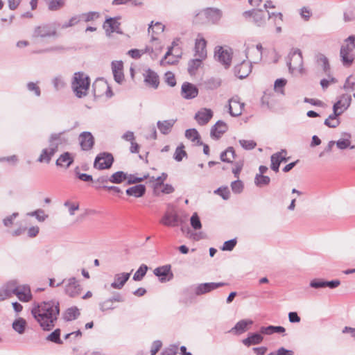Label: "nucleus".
Masks as SVG:
<instances>
[{
  "label": "nucleus",
  "instance_id": "f257e3e1",
  "mask_svg": "<svg viewBox=\"0 0 355 355\" xmlns=\"http://www.w3.org/2000/svg\"><path fill=\"white\" fill-rule=\"evenodd\" d=\"M31 313L44 330H50L55 326L60 313L59 302L51 300L35 304Z\"/></svg>",
  "mask_w": 355,
  "mask_h": 355
},
{
  "label": "nucleus",
  "instance_id": "f03ea898",
  "mask_svg": "<svg viewBox=\"0 0 355 355\" xmlns=\"http://www.w3.org/2000/svg\"><path fill=\"white\" fill-rule=\"evenodd\" d=\"M64 132L58 133H52L48 140L49 147L44 148L38 159L37 162L40 163L49 164L52 157L58 152L60 145L65 144L67 139L63 137Z\"/></svg>",
  "mask_w": 355,
  "mask_h": 355
},
{
  "label": "nucleus",
  "instance_id": "7ed1b4c3",
  "mask_svg": "<svg viewBox=\"0 0 355 355\" xmlns=\"http://www.w3.org/2000/svg\"><path fill=\"white\" fill-rule=\"evenodd\" d=\"M355 35H352L346 38L341 46L340 55L345 66H350L354 60Z\"/></svg>",
  "mask_w": 355,
  "mask_h": 355
},
{
  "label": "nucleus",
  "instance_id": "20e7f679",
  "mask_svg": "<svg viewBox=\"0 0 355 355\" xmlns=\"http://www.w3.org/2000/svg\"><path fill=\"white\" fill-rule=\"evenodd\" d=\"M90 85L89 77L82 72L75 73L72 81V89L78 98L86 96Z\"/></svg>",
  "mask_w": 355,
  "mask_h": 355
},
{
  "label": "nucleus",
  "instance_id": "39448f33",
  "mask_svg": "<svg viewBox=\"0 0 355 355\" xmlns=\"http://www.w3.org/2000/svg\"><path fill=\"white\" fill-rule=\"evenodd\" d=\"M243 15L246 19L252 17L253 22L258 26H263L266 23V19L275 17L278 18L280 21H282L283 18V15L281 12L270 13L268 12V16L266 17L264 11L261 9H252L251 10L245 11Z\"/></svg>",
  "mask_w": 355,
  "mask_h": 355
},
{
  "label": "nucleus",
  "instance_id": "423d86ee",
  "mask_svg": "<svg viewBox=\"0 0 355 355\" xmlns=\"http://www.w3.org/2000/svg\"><path fill=\"white\" fill-rule=\"evenodd\" d=\"M287 65L289 71L293 75L303 73V58L300 49H294L290 52L288 56Z\"/></svg>",
  "mask_w": 355,
  "mask_h": 355
},
{
  "label": "nucleus",
  "instance_id": "0eeeda50",
  "mask_svg": "<svg viewBox=\"0 0 355 355\" xmlns=\"http://www.w3.org/2000/svg\"><path fill=\"white\" fill-rule=\"evenodd\" d=\"M164 30V26L162 25L160 22H156L153 24V21H151L150 24L148 27V33H151V40L150 42L152 43V46L155 48V51L160 52L162 50V46L158 42V40L155 37V35L159 34L162 33Z\"/></svg>",
  "mask_w": 355,
  "mask_h": 355
},
{
  "label": "nucleus",
  "instance_id": "6e6552de",
  "mask_svg": "<svg viewBox=\"0 0 355 355\" xmlns=\"http://www.w3.org/2000/svg\"><path fill=\"white\" fill-rule=\"evenodd\" d=\"M114 162V157L111 153H102L98 155L94 160V166L99 170L110 168Z\"/></svg>",
  "mask_w": 355,
  "mask_h": 355
},
{
  "label": "nucleus",
  "instance_id": "1a4fd4ad",
  "mask_svg": "<svg viewBox=\"0 0 355 355\" xmlns=\"http://www.w3.org/2000/svg\"><path fill=\"white\" fill-rule=\"evenodd\" d=\"M225 285H227V284L224 282L202 283L193 287V292L196 295H202Z\"/></svg>",
  "mask_w": 355,
  "mask_h": 355
},
{
  "label": "nucleus",
  "instance_id": "9d476101",
  "mask_svg": "<svg viewBox=\"0 0 355 355\" xmlns=\"http://www.w3.org/2000/svg\"><path fill=\"white\" fill-rule=\"evenodd\" d=\"M199 16H205L207 23L217 24L222 17V12L218 8H207L199 11Z\"/></svg>",
  "mask_w": 355,
  "mask_h": 355
},
{
  "label": "nucleus",
  "instance_id": "9b49d317",
  "mask_svg": "<svg viewBox=\"0 0 355 355\" xmlns=\"http://www.w3.org/2000/svg\"><path fill=\"white\" fill-rule=\"evenodd\" d=\"M120 17H110L105 19L103 27L107 36H110L112 33H121L122 31L120 28Z\"/></svg>",
  "mask_w": 355,
  "mask_h": 355
},
{
  "label": "nucleus",
  "instance_id": "f8f14e48",
  "mask_svg": "<svg viewBox=\"0 0 355 355\" xmlns=\"http://www.w3.org/2000/svg\"><path fill=\"white\" fill-rule=\"evenodd\" d=\"M55 35L56 30L54 27L50 25L44 24L35 28L33 33V37L44 38L55 36Z\"/></svg>",
  "mask_w": 355,
  "mask_h": 355
},
{
  "label": "nucleus",
  "instance_id": "ddd939ff",
  "mask_svg": "<svg viewBox=\"0 0 355 355\" xmlns=\"http://www.w3.org/2000/svg\"><path fill=\"white\" fill-rule=\"evenodd\" d=\"M245 104L241 102L239 96H234L229 100V112L232 116L241 115Z\"/></svg>",
  "mask_w": 355,
  "mask_h": 355
},
{
  "label": "nucleus",
  "instance_id": "4468645a",
  "mask_svg": "<svg viewBox=\"0 0 355 355\" xmlns=\"http://www.w3.org/2000/svg\"><path fill=\"white\" fill-rule=\"evenodd\" d=\"M288 159L289 157H287V151L286 150H282L279 152L274 153L270 157V167L272 170L278 172L280 164L284 162H287Z\"/></svg>",
  "mask_w": 355,
  "mask_h": 355
},
{
  "label": "nucleus",
  "instance_id": "2eb2a0df",
  "mask_svg": "<svg viewBox=\"0 0 355 355\" xmlns=\"http://www.w3.org/2000/svg\"><path fill=\"white\" fill-rule=\"evenodd\" d=\"M352 101V97L349 94H343L340 99L334 103L333 111L342 114L349 107Z\"/></svg>",
  "mask_w": 355,
  "mask_h": 355
},
{
  "label": "nucleus",
  "instance_id": "dca6fc26",
  "mask_svg": "<svg viewBox=\"0 0 355 355\" xmlns=\"http://www.w3.org/2000/svg\"><path fill=\"white\" fill-rule=\"evenodd\" d=\"M252 58L250 61L243 60L239 64L234 68L236 75L241 79L246 78L252 71Z\"/></svg>",
  "mask_w": 355,
  "mask_h": 355
},
{
  "label": "nucleus",
  "instance_id": "f3484780",
  "mask_svg": "<svg viewBox=\"0 0 355 355\" xmlns=\"http://www.w3.org/2000/svg\"><path fill=\"white\" fill-rule=\"evenodd\" d=\"M340 284V281L334 279L325 281L322 279H314L310 282V286L314 288H323L329 287L331 289L337 288Z\"/></svg>",
  "mask_w": 355,
  "mask_h": 355
},
{
  "label": "nucleus",
  "instance_id": "a211bd4d",
  "mask_svg": "<svg viewBox=\"0 0 355 355\" xmlns=\"http://www.w3.org/2000/svg\"><path fill=\"white\" fill-rule=\"evenodd\" d=\"M181 94L185 99H192L198 96V89L193 84L185 82L182 85Z\"/></svg>",
  "mask_w": 355,
  "mask_h": 355
},
{
  "label": "nucleus",
  "instance_id": "6ab92c4d",
  "mask_svg": "<svg viewBox=\"0 0 355 355\" xmlns=\"http://www.w3.org/2000/svg\"><path fill=\"white\" fill-rule=\"evenodd\" d=\"M215 58L223 64L225 67H230L232 60V52L230 49H224L220 47L215 53Z\"/></svg>",
  "mask_w": 355,
  "mask_h": 355
},
{
  "label": "nucleus",
  "instance_id": "aec40b11",
  "mask_svg": "<svg viewBox=\"0 0 355 355\" xmlns=\"http://www.w3.org/2000/svg\"><path fill=\"white\" fill-rule=\"evenodd\" d=\"M18 284L16 281L8 282L0 290V300H4L15 295L17 288Z\"/></svg>",
  "mask_w": 355,
  "mask_h": 355
},
{
  "label": "nucleus",
  "instance_id": "412c9836",
  "mask_svg": "<svg viewBox=\"0 0 355 355\" xmlns=\"http://www.w3.org/2000/svg\"><path fill=\"white\" fill-rule=\"evenodd\" d=\"M79 142L83 150H89L93 148L94 139L89 132H83L79 136Z\"/></svg>",
  "mask_w": 355,
  "mask_h": 355
},
{
  "label": "nucleus",
  "instance_id": "4be33fe9",
  "mask_svg": "<svg viewBox=\"0 0 355 355\" xmlns=\"http://www.w3.org/2000/svg\"><path fill=\"white\" fill-rule=\"evenodd\" d=\"M144 82L146 84L153 88L157 89L159 84V76L156 72L151 70L150 69H147L144 73Z\"/></svg>",
  "mask_w": 355,
  "mask_h": 355
},
{
  "label": "nucleus",
  "instance_id": "5701e85b",
  "mask_svg": "<svg viewBox=\"0 0 355 355\" xmlns=\"http://www.w3.org/2000/svg\"><path fill=\"white\" fill-rule=\"evenodd\" d=\"M213 116V112L208 108L200 109L195 115V119L199 125L207 124Z\"/></svg>",
  "mask_w": 355,
  "mask_h": 355
},
{
  "label": "nucleus",
  "instance_id": "b1692460",
  "mask_svg": "<svg viewBox=\"0 0 355 355\" xmlns=\"http://www.w3.org/2000/svg\"><path fill=\"white\" fill-rule=\"evenodd\" d=\"M160 223L167 227H175L179 223L178 215L172 211H166L162 218Z\"/></svg>",
  "mask_w": 355,
  "mask_h": 355
},
{
  "label": "nucleus",
  "instance_id": "393cba45",
  "mask_svg": "<svg viewBox=\"0 0 355 355\" xmlns=\"http://www.w3.org/2000/svg\"><path fill=\"white\" fill-rule=\"evenodd\" d=\"M206 40L198 35L195 42V56L205 59L207 57Z\"/></svg>",
  "mask_w": 355,
  "mask_h": 355
},
{
  "label": "nucleus",
  "instance_id": "a878e982",
  "mask_svg": "<svg viewBox=\"0 0 355 355\" xmlns=\"http://www.w3.org/2000/svg\"><path fill=\"white\" fill-rule=\"evenodd\" d=\"M123 68V64L121 61H113L112 62V70L114 80L119 84H121L124 80Z\"/></svg>",
  "mask_w": 355,
  "mask_h": 355
},
{
  "label": "nucleus",
  "instance_id": "bb28decb",
  "mask_svg": "<svg viewBox=\"0 0 355 355\" xmlns=\"http://www.w3.org/2000/svg\"><path fill=\"white\" fill-rule=\"evenodd\" d=\"M144 53H148L153 59H155L159 52L155 51L153 46H147L144 50L131 49L128 53L132 58L137 59Z\"/></svg>",
  "mask_w": 355,
  "mask_h": 355
},
{
  "label": "nucleus",
  "instance_id": "cd10ccee",
  "mask_svg": "<svg viewBox=\"0 0 355 355\" xmlns=\"http://www.w3.org/2000/svg\"><path fill=\"white\" fill-rule=\"evenodd\" d=\"M80 286L78 284L75 277L68 279L67 284L65 285V292L70 297L78 295L80 293Z\"/></svg>",
  "mask_w": 355,
  "mask_h": 355
},
{
  "label": "nucleus",
  "instance_id": "c85d7f7f",
  "mask_svg": "<svg viewBox=\"0 0 355 355\" xmlns=\"http://www.w3.org/2000/svg\"><path fill=\"white\" fill-rule=\"evenodd\" d=\"M130 272L117 273L114 275V281L111 287L114 289H121L126 282L129 279Z\"/></svg>",
  "mask_w": 355,
  "mask_h": 355
},
{
  "label": "nucleus",
  "instance_id": "c756f323",
  "mask_svg": "<svg viewBox=\"0 0 355 355\" xmlns=\"http://www.w3.org/2000/svg\"><path fill=\"white\" fill-rule=\"evenodd\" d=\"M15 295L22 302H28L32 297L31 289L26 285H18Z\"/></svg>",
  "mask_w": 355,
  "mask_h": 355
},
{
  "label": "nucleus",
  "instance_id": "7c9ffc66",
  "mask_svg": "<svg viewBox=\"0 0 355 355\" xmlns=\"http://www.w3.org/2000/svg\"><path fill=\"white\" fill-rule=\"evenodd\" d=\"M227 130L226 123L222 121H218L211 129V137L218 139L221 137Z\"/></svg>",
  "mask_w": 355,
  "mask_h": 355
},
{
  "label": "nucleus",
  "instance_id": "2f4dec72",
  "mask_svg": "<svg viewBox=\"0 0 355 355\" xmlns=\"http://www.w3.org/2000/svg\"><path fill=\"white\" fill-rule=\"evenodd\" d=\"M73 157L69 152H65L60 155L55 162L58 166L69 168L73 162Z\"/></svg>",
  "mask_w": 355,
  "mask_h": 355
},
{
  "label": "nucleus",
  "instance_id": "473e14b6",
  "mask_svg": "<svg viewBox=\"0 0 355 355\" xmlns=\"http://www.w3.org/2000/svg\"><path fill=\"white\" fill-rule=\"evenodd\" d=\"M252 324L253 321L252 320H241L235 324L230 331L236 334H241L248 330L249 325Z\"/></svg>",
  "mask_w": 355,
  "mask_h": 355
},
{
  "label": "nucleus",
  "instance_id": "72a5a7b5",
  "mask_svg": "<svg viewBox=\"0 0 355 355\" xmlns=\"http://www.w3.org/2000/svg\"><path fill=\"white\" fill-rule=\"evenodd\" d=\"M175 121L176 120L174 119L165 120L163 121H159L157 123V125L161 133L168 135L171 132Z\"/></svg>",
  "mask_w": 355,
  "mask_h": 355
},
{
  "label": "nucleus",
  "instance_id": "f704fd0d",
  "mask_svg": "<svg viewBox=\"0 0 355 355\" xmlns=\"http://www.w3.org/2000/svg\"><path fill=\"white\" fill-rule=\"evenodd\" d=\"M342 135L344 137L343 139H339L336 142V144L338 148L340 150H344L347 148H350L351 149H354L355 146H351L350 139L352 135L348 132H343Z\"/></svg>",
  "mask_w": 355,
  "mask_h": 355
},
{
  "label": "nucleus",
  "instance_id": "c9c22d12",
  "mask_svg": "<svg viewBox=\"0 0 355 355\" xmlns=\"http://www.w3.org/2000/svg\"><path fill=\"white\" fill-rule=\"evenodd\" d=\"M125 192L128 196L139 198L144 195L146 187L143 184H137L128 188Z\"/></svg>",
  "mask_w": 355,
  "mask_h": 355
},
{
  "label": "nucleus",
  "instance_id": "e433bc0d",
  "mask_svg": "<svg viewBox=\"0 0 355 355\" xmlns=\"http://www.w3.org/2000/svg\"><path fill=\"white\" fill-rule=\"evenodd\" d=\"M262 49H263V48H262L261 44H258L256 46V48H252V51H253L254 56H249V53H250V49L246 48V49H245L246 58H252V60L253 61L254 63L258 62L259 60H261V59L262 58Z\"/></svg>",
  "mask_w": 355,
  "mask_h": 355
},
{
  "label": "nucleus",
  "instance_id": "4c0bfd02",
  "mask_svg": "<svg viewBox=\"0 0 355 355\" xmlns=\"http://www.w3.org/2000/svg\"><path fill=\"white\" fill-rule=\"evenodd\" d=\"M263 337L261 334L254 333L251 334L248 336V338L243 340V343L245 346H250L252 345H257L262 342Z\"/></svg>",
  "mask_w": 355,
  "mask_h": 355
},
{
  "label": "nucleus",
  "instance_id": "58836bf2",
  "mask_svg": "<svg viewBox=\"0 0 355 355\" xmlns=\"http://www.w3.org/2000/svg\"><path fill=\"white\" fill-rule=\"evenodd\" d=\"M170 272V265H165L160 267H157L153 271L154 275H156L157 277H159L160 278L161 282L166 281V277Z\"/></svg>",
  "mask_w": 355,
  "mask_h": 355
},
{
  "label": "nucleus",
  "instance_id": "ea45409f",
  "mask_svg": "<svg viewBox=\"0 0 355 355\" xmlns=\"http://www.w3.org/2000/svg\"><path fill=\"white\" fill-rule=\"evenodd\" d=\"M79 315V309L76 306H73L66 310L63 315V318L66 321H71L76 319Z\"/></svg>",
  "mask_w": 355,
  "mask_h": 355
},
{
  "label": "nucleus",
  "instance_id": "a19ab883",
  "mask_svg": "<svg viewBox=\"0 0 355 355\" xmlns=\"http://www.w3.org/2000/svg\"><path fill=\"white\" fill-rule=\"evenodd\" d=\"M341 115L338 112H333L330 114L327 119L324 121V125L329 128H336L340 124V121L338 117Z\"/></svg>",
  "mask_w": 355,
  "mask_h": 355
},
{
  "label": "nucleus",
  "instance_id": "79ce46f5",
  "mask_svg": "<svg viewBox=\"0 0 355 355\" xmlns=\"http://www.w3.org/2000/svg\"><path fill=\"white\" fill-rule=\"evenodd\" d=\"M285 328L281 326H272L262 327L260 329L261 334L266 335H270L273 333H284Z\"/></svg>",
  "mask_w": 355,
  "mask_h": 355
},
{
  "label": "nucleus",
  "instance_id": "37998d69",
  "mask_svg": "<svg viewBox=\"0 0 355 355\" xmlns=\"http://www.w3.org/2000/svg\"><path fill=\"white\" fill-rule=\"evenodd\" d=\"M128 178V174L123 171H117L113 173L110 178L109 180L110 182L114 184H120Z\"/></svg>",
  "mask_w": 355,
  "mask_h": 355
},
{
  "label": "nucleus",
  "instance_id": "c03bdc74",
  "mask_svg": "<svg viewBox=\"0 0 355 355\" xmlns=\"http://www.w3.org/2000/svg\"><path fill=\"white\" fill-rule=\"evenodd\" d=\"M220 159L225 162H232L235 157V151L233 147H228L225 151L220 154Z\"/></svg>",
  "mask_w": 355,
  "mask_h": 355
},
{
  "label": "nucleus",
  "instance_id": "a18cd8bd",
  "mask_svg": "<svg viewBox=\"0 0 355 355\" xmlns=\"http://www.w3.org/2000/svg\"><path fill=\"white\" fill-rule=\"evenodd\" d=\"M317 63L322 68L324 72L329 75L330 71V66L327 58L322 54L318 55L317 56Z\"/></svg>",
  "mask_w": 355,
  "mask_h": 355
},
{
  "label": "nucleus",
  "instance_id": "49530a36",
  "mask_svg": "<svg viewBox=\"0 0 355 355\" xmlns=\"http://www.w3.org/2000/svg\"><path fill=\"white\" fill-rule=\"evenodd\" d=\"M204 59L198 57L196 59L191 60L188 64V71L189 74H195L197 69L200 67L202 61Z\"/></svg>",
  "mask_w": 355,
  "mask_h": 355
},
{
  "label": "nucleus",
  "instance_id": "de8ad7c7",
  "mask_svg": "<svg viewBox=\"0 0 355 355\" xmlns=\"http://www.w3.org/2000/svg\"><path fill=\"white\" fill-rule=\"evenodd\" d=\"M172 54V47H169L164 58L160 60L161 65L173 64L178 62L176 58H170Z\"/></svg>",
  "mask_w": 355,
  "mask_h": 355
},
{
  "label": "nucleus",
  "instance_id": "09e8293b",
  "mask_svg": "<svg viewBox=\"0 0 355 355\" xmlns=\"http://www.w3.org/2000/svg\"><path fill=\"white\" fill-rule=\"evenodd\" d=\"M26 324V320L20 318L13 322L12 328L19 334H22L25 331Z\"/></svg>",
  "mask_w": 355,
  "mask_h": 355
},
{
  "label": "nucleus",
  "instance_id": "8fccbe9b",
  "mask_svg": "<svg viewBox=\"0 0 355 355\" xmlns=\"http://www.w3.org/2000/svg\"><path fill=\"white\" fill-rule=\"evenodd\" d=\"M148 270V266L145 264H141L139 269L136 271V272L133 275V280L135 281H141L144 277L146 275V272Z\"/></svg>",
  "mask_w": 355,
  "mask_h": 355
},
{
  "label": "nucleus",
  "instance_id": "3c124183",
  "mask_svg": "<svg viewBox=\"0 0 355 355\" xmlns=\"http://www.w3.org/2000/svg\"><path fill=\"white\" fill-rule=\"evenodd\" d=\"M52 83L55 90H61L66 86V83L61 76H58L52 80Z\"/></svg>",
  "mask_w": 355,
  "mask_h": 355
},
{
  "label": "nucleus",
  "instance_id": "603ef678",
  "mask_svg": "<svg viewBox=\"0 0 355 355\" xmlns=\"http://www.w3.org/2000/svg\"><path fill=\"white\" fill-rule=\"evenodd\" d=\"M270 179L268 176H265L261 174H257L255 177L254 182L258 187H263L268 185L270 183Z\"/></svg>",
  "mask_w": 355,
  "mask_h": 355
},
{
  "label": "nucleus",
  "instance_id": "864d4df0",
  "mask_svg": "<svg viewBox=\"0 0 355 355\" xmlns=\"http://www.w3.org/2000/svg\"><path fill=\"white\" fill-rule=\"evenodd\" d=\"M190 223L191 227L195 230H198L201 229L202 224L200 218L196 212L193 213L190 218Z\"/></svg>",
  "mask_w": 355,
  "mask_h": 355
},
{
  "label": "nucleus",
  "instance_id": "5fc2aeb1",
  "mask_svg": "<svg viewBox=\"0 0 355 355\" xmlns=\"http://www.w3.org/2000/svg\"><path fill=\"white\" fill-rule=\"evenodd\" d=\"M60 336V330L57 329L48 336L47 340L57 344H62V341L61 340Z\"/></svg>",
  "mask_w": 355,
  "mask_h": 355
},
{
  "label": "nucleus",
  "instance_id": "6e6d98bb",
  "mask_svg": "<svg viewBox=\"0 0 355 355\" xmlns=\"http://www.w3.org/2000/svg\"><path fill=\"white\" fill-rule=\"evenodd\" d=\"M239 142L242 148L247 150H252L257 146V143L253 140L240 139Z\"/></svg>",
  "mask_w": 355,
  "mask_h": 355
},
{
  "label": "nucleus",
  "instance_id": "4d7b16f0",
  "mask_svg": "<svg viewBox=\"0 0 355 355\" xmlns=\"http://www.w3.org/2000/svg\"><path fill=\"white\" fill-rule=\"evenodd\" d=\"M65 0H51L49 3V9L57 10L64 6Z\"/></svg>",
  "mask_w": 355,
  "mask_h": 355
},
{
  "label": "nucleus",
  "instance_id": "13d9d810",
  "mask_svg": "<svg viewBox=\"0 0 355 355\" xmlns=\"http://www.w3.org/2000/svg\"><path fill=\"white\" fill-rule=\"evenodd\" d=\"M28 214L31 216H35L40 222H43L48 218V215L45 214L42 209H37L33 212L28 213Z\"/></svg>",
  "mask_w": 355,
  "mask_h": 355
},
{
  "label": "nucleus",
  "instance_id": "bf43d9fd",
  "mask_svg": "<svg viewBox=\"0 0 355 355\" xmlns=\"http://www.w3.org/2000/svg\"><path fill=\"white\" fill-rule=\"evenodd\" d=\"M343 88L346 91L355 90V77L353 76H349L344 84Z\"/></svg>",
  "mask_w": 355,
  "mask_h": 355
},
{
  "label": "nucleus",
  "instance_id": "052dcab7",
  "mask_svg": "<svg viewBox=\"0 0 355 355\" xmlns=\"http://www.w3.org/2000/svg\"><path fill=\"white\" fill-rule=\"evenodd\" d=\"M100 309L101 311L105 312L110 310H113L115 307L114 306L113 302L110 299H107L99 304Z\"/></svg>",
  "mask_w": 355,
  "mask_h": 355
},
{
  "label": "nucleus",
  "instance_id": "680f3d73",
  "mask_svg": "<svg viewBox=\"0 0 355 355\" xmlns=\"http://www.w3.org/2000/svg\"><path fill=\"white\" fill-rule=\"evenodd\" d=\"M286 84V80L284 78L276 80L274 85L275 90L282 94H284V87Z\"/></svg>",
  "mask_w": 355,
  "mask_h": 355
},
{
  "label": "nucleus",
  "instance_id": "e2e57ef3",
  "mask_svg": "<svg viewBox=\"0 0 355 355\" xmlns=\"http://www.w3.org/2000/svg\"><path fill=\"white\" fill-rule=\"evenodd\" d=\"M231 189L234 193H240L243 190V184L239 180H235L231 184Z\"/></svg>",
  "mask_w": 355,
  "mask_h": 355
},
{
  "label": "nucleus",
  "instance_id": "0e129e2a",
  "mask_svg": "<svg viewBox=\"0 0 355 355\" xmlns=\"http://www.w3.org/2000/svg\"><path fill=\"white\" fill-rule=\"evenodd\" d=\"M185 137L192 141H195L200 138L198 132L194 128L187 130L185 132Z\"/></svg>",
  "mask_w": 355,
  "mask_h": 355
},
{
  "label": "nucleus",
  "instance_id": "69168bd1",
  "mask_svg": "<svg viewBox=\"0 0 355 355\" xmlns=\"http://www.w3.org/2000/svg\"><path fill=\"white\" fill-rule=\"evenodd\" d=\"M187 155L186 152L184 150V146H178L174 154V159L180 162L182 160L183 157Z\"/></svg>",
  "mask_w": 355,
  "mask_h": 355
},
{
  "label": "nucleus",
  "instance_id": "338daca9",
  "mask_svg": "<svg viewBox=\"0 0 355 355\" xmlns=\"http://www.w3.org/2000/svg\"><path fill=\"white\" fill-rule=\"evenodd\" d=\"M214 193L220 196L224 200H227L230 198V191L227 187H219Z\"/></svg>",
  "mask_w": 355,
  "mask_h": 355
},
{
  "label": "nucleus",
  "instance_id": "774afa93",
  "mask_svg": "<svg viewBox=\"0 0 355 355\" xmlns=\"http://www.w3.org/2000/svg\"><path fill=\"white\" fill-rule=\"evenodd\" d=\"M178 351V345H171L162 352V355H176Z\"/></svg>",
  "mask_w": 355,
  "mask_h": 355
}]
</instances>
